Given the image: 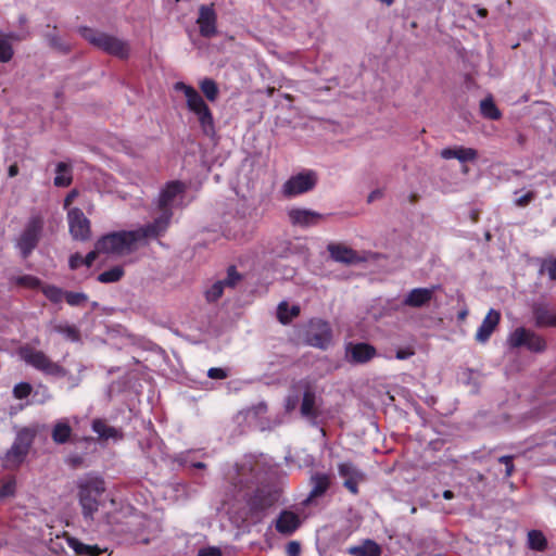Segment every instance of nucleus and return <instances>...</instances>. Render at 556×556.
Listing matches in <instances>:
<instances>
[{
	"mask_svg": "<svg viewBox=\"0 0 556 556\" xmlns=\"http://www.w3.org/2000/svg\"><path fill=\"white\" fill-rule=\"evenodd\" d=\"M299 314H300V307L296 305H293L291 308H289V305L287 302H281L278 305L277 318L283 325L289 324L291 321V319L299 316Z\"/></svg>",
	"mask_w": 556,
	"mask_h": 556,
	"instance_id": "32",
	"label": "nucleus"
},
{
	"mask_svg": "<svg viewBox=\"0 0 556 556\" xmlns=\"http://www.w3.org/2000/svg\"><path fill=\"white\" fill-rule=\"evenodd\" d=\"M200 88L205 96L206 99H208V77H204L200 83Z\"/></svg>",
	"mask_w": 556,
	"mask_h": 556,
	"instance_id": "57",
	"label": "nucleus"
},
{
	"mask_svg": "<svg viewBox=\"0 0 556 556\" xmlns=\"http://www.w3.org/2000/svg\"><path fill=\"white\" fill-rule=\"evenodd\" d=\"M479 114L489 119H498L502 116L498 106H478Z\"/></svg>",
	"mask_w": 556,
	"mask_h": 556,
	"instance_id": "40",
	"label": "nucleus"
},
{
	"mask_svg": "<svg viewBox=\"0 0 556 556\" xmlns=\"http://www.w3.org/2000/svg\"><path fill=\"white\" fill-rule=\"evenodd\" d=\"M501 320V314L498 311L491 308L482 320L476 332V340L478 342L484 343L492 336L493 331L497 327Z\"/></svg>",
	"mask_w": 556,
	"mask_h": 556,
	"instance_id": "20",
	"label": "nucleus"
},
{
	"mask_svg": "<svg viewBox=\"0 0 556 556\" xmlns=\"http://www.w3.org/2000/svg\"><path fill=\"white\" fill-rule=\"evenodd\" d=\"M534 198H535V192L528 191L526 194H523L522 197L517 198L515 200V205L518 207H525V206L529 205L534 200Z\"/></svg>",
	"mask_w": 556,
	"mask_h": 556,
	"instance_id": "49",
	"label": "nucleus"
},
{
	"mask_svg": "<svg viewBox=\"0 0 556 556\" xmlns=\"http://www.w3.org/2000/svg\"><path fill=\"white\" fill-rule=\"evenodd\" d=\"M507 343L511 349L525 346L533 353H542L546 350L545 339L536 332L525 327L516 328L508 337Z\"/></svg>",
	"mask_w": 556,
	"mask_h": 556,
	"instance_id": "8",
	"label": "nucleus"
},
{
	"mask_svg": "<svg viewBox=\"0 0 556 556\" xmlns=\"http://www.w3.org/2000/svg\"><path fill=\"white\" fill-rule=\"evenodd\" d=\"M55 174L53 182L56 187H67L72 184V167L68 163L59 162Z\"/></svg>",
	"mask_w": 556,
	"mask_h": 556,
	"instance_id": "31",
	"label": "nucleus"
},
{
	"mask_svg": "<svg viewBox=\"0 0 556 556\" xmlns=\"http://www.w3.org/2000/svg\"><path fill=\"white\" fill-rule=\"evenodd\" d=\"M77 197V191L76 190H72L65 198L64 200V207L66 208L73 201L74 199Z\"/></svg>",
	"mask_w": 556,
	"mask_h": 556,
	"instance_id": "58",
	"label": "nucleus"
},
{
	"mask_svg": "<svg viewBox=\"0 0 556 556\" xmlns=\"http://www.w3.org/2000/svg\"><path fill=\"white\" fill-rule=\"evenodd\" d=\"M376 355V348L369 343L359 342L346 345V358L352 364H366Z\"/></svg>",
	"mask_w": 556,
	"mask_h": 556,
	"instance_id": "17",
	"label": "nucleus"
},
{
	"mask_svg": "<svg viewBox=\"0 0 556 556\" xmlns=\"http://www.w3.org/2000/svg\"><path fill=\"white\" fill-rule=\"evenodd\" d=\"M67 544L78 556H103L105 553V549L97 545L84 544L76 538H67Z\"/></svg>",
	"mask_w": 556,
	"mask_h": 556,
	"instance_id": "26",
	"label": "nucleus"
},
{
	"mask_svg": "<svg viewBox=\"0 0 556 556\" xmlns=\"http://www.w3.org/2000/svg\"><path fill=\"white\" fill-rule=\"evenodd\" d=\"M211 556H222V552L218 547L211 546Z\"/></svg>",
	"mask_w": 556,
	"mask_h": 556,
	"instance_id": "64",
	"label": "nucleus"
},
{
	"mask_svg": "<svg viewBox=\"0 0 556 556\" xmlns=\"http://www.w3.org/2000/svg\"><path fill=\"white\" fill-rule=\"evenodd\" d=\"M382 197V191L379 190V189H376L374 191H371L367 198V202L368 203H371L374 202L375 200L377 199H380Z\"/></svg>",
	"mask_w": 556,
	"mask_h": 556,
	"instance_id": "56",
	"label": "nucleus"
},
{
	"mask_svg": "<svg viewBox=\"0 0 556 556\" xmlns=\"http://www.w3.org/2000/svg\"><path fill=\"white\" fill-rule=\"evenodd\" d=\"M258 480L257 473L251 463L237 464L235 476L231 477V482L235 488L239 490L250 489L256 484Z\"/></svg>",
	"mask_w": 556,
	"mask_h": 556,
	"instance_id": "18",
	"label": "nucleus"
},
{
	"mask_svg": "<svg viewBox=\"0 0 556 556\" xmlns=\"http://www.w3.org/2000/svg\"><path fill=\"white\" fill-rule=\"evenodd\" d=\"M72 429L66 422H58L52 431V439L54 442L63 444L65 443L70 435H71Z\"/></svg>",
	"mask_w": 556,
	"mask_h": 556,
	"instance_id": "36",
	"label": "nucleus"
},
{
	"mask_svg": "<svg viewBox=\"0 0 556 556\" xmlns=\"http://www.w3.org/2000/svg\"><path fill=\"white\" fill-rule=\"evenodd\" d=\"M279 494L270 486L263 485L244 496V503L232 504L228 510L229 518L237 527L256 525L263 520L266 511L274 506Z\"/></svg>",
	"mask_w": 556,
	"mask_h": 556,
	"instance_id": "1",
	"label": "nucleus"
},
{
	"mask_svg": "<svg viewBox=\"0 0 556 556\" xmlns=\"http://www.w3.org/2000/svg\"><path fill=\"white\" fill-rule=\"evenodd\" d=\"M17 283L21 286H25V287L35 289V288L39 287L40 281L38 278H36L34 276L25 275V276H21L17 278Z\"/></svg>",
	"mask_w": 556,
	"mask_h": 556,
	"instance_id": "47",
	"label": "nucleus"
},
{
	"mask_svg": "<svg viewBox=\"0 0 556 556\" xmlns=\"http://www.w3.org/2000/svg\"><path fill=\"white\" fill-rule=\"evenodd\" d=\"M529 547L534 551L542 552L547 547V541L544 534L539 530L528 532Z\"/></svg>",
	"mask_w": 556,
	"mask_h": 556,
	"instance_id": "34",
	"label": "nucleus"
},
{
	"mask_svg": "<svg viewBox=\"0 0 556 556\" xmlns=\"http://www.w3.org/2000/svg\"><path fill=\"white\" fill-rule=\"evenodd\" d=\"M13 56V49L7 39H0V62H9Z\"/></svg>",
	"mask_w": 556,
	"mask_h": 556,
	"instance_id": "42",
	"label": "nucleus"
},
{
	"mask_svg": "<svg viewBox=\"0 0 556 556\" xmlns=\"http://www.w3.org/2000/svg\"><path fill=\"white\" fill-rule=\"evenodd\" d=\"M67 222L70 233L73 239L85 241L90 237V222L84 212L78 207H73L67 212Z\"/></svg>",
	"mask_w": 556,
	"mask_h": 556,
	"instance_id": "13",
	"label": "nucleus"
},
{
	"mask_svg": "<svg viewBox=\"0 0 556 556\" xmlns=\"http://www.w3.org/2000/svg\"><path fill=\"white\" fill-rule=\"evenodd\" d=\"M185 185L180 181H170L161 191L157 199L159 216L149 225H155L157 222L164 224V228L160 231L162 236L168 228L173 217V208L185 205Z\"/></svg>",
	"mask_w": 556,
	"mask_h": 556,
	"instance_id": "4",
	"label": "nucleus"
},
{
	"mask_svg": "<svg viewBox=\"0 0 556 556\" xmlns=\"http://www.w3.org/2000/svg\"><path fill=\"white\" fill-rule=\"evenodd\" d=\"M332 339V330L330 325L321 319H313L309 321L306 332L305 342L306 344L326 350Z\"/></svg>",
	"mask_w": 556,
	"mask_h": 556,
	"instance_id": "11",
	"label": "nucleus"
},
{
	"mask_svg": "<svg viewBox=\"0 0 556 556\" xmlns=\"http://www.w3.org/2000/svg\"><path fill=\"white\" fill-rule=\"evenodd\" d=\"M217 93H218L217 84L215 81L211 80V102H214L216 100Z\"/></svg>",
	"mask_w": 556,
	"mask_h": 556,
	"instance_id": "59",
	"label": "nucleus"
},
{
	"mask_svg": "<svg viewBox=\"0 0 556 556\" xmlns=\"http://www.w3.org/2000/svg\"><path fill=\"white\" fill-rule=\"evenodd\" d=\"M441 289L440 285H433L429 288L412 289L404 298L403 305L410 308H421L433 300L434 294Z\"/></svg>",
	"mask_w": 556,
	"mask_h": 556,
	"instance_id": "15",
	"label": "nucleus"
},
{
	"mask_svg": "<svg viewBox=\"0 0 556 556\" xmlns=\"http://www.w3.org/2000/svg\"><path fill=\"white\" fill-rule=\"evenodd\" d=\"M513 460H514V456H510V455L501 456L498 458V463L505 465V476L507 478L510 477L515 470Z\"/></svg>",
	"mask_w": 556,
	"mask_h": 556,
	"instance_id": "48",
	"label": "nucleus"
},
{
	"mask_svg": "<svg viewBox=\"0 0 556 556\" xmlns=\"http://www.w3.org/2000/svg\"><path fill=\"white\" fill-rule=\"evenodd\" d=\"M286 553L288 556H300L301 545L296 541H291L286 546Z\"/></svg>",
	"mask_w": 556,
	"mask_h": 556,
	"instance_id": "50",
	"label": "nucleus"
},
{
	"mask_svg": "<svg viewBox=\"0 0 556 556\" xmlns=\"http://www.w3.org/2000/svg\"><path fill=\"white\" fill-rule=\"evenodd\" d=\"M327 251L332 261L345 265L359 264L366 261V257L361 256L357 251L352 248L337 242H330L327 245Z\"/></svg>",
	"mask_w": 556,
	"mask_h": 556,
	"instance_id": "14",
	"label": "nucleus"
},
{
	"mask_svg": "<svg viewBox=\"0 0 556 556\" xmlns=\"http://www.w3.org/2000/svg\"><path fill=\"white\" fill-rule=\"evenodd\" d=\"M81 265H85L84 261H83V256L79 255V254H74L70 257V267L72 269H76L78 268L79 266Z\"/></svg>",
	"mask_w": 556,
	"mask_h": 556,
	"instance_id": "55",
	"label": "nucleus"
},
{
	"mask_svg": "<svg viewBox=\"0 0 556 556\" xmlns=\"http://www.w3.org/2000/svg\"><path fill=\"white\" fill-rule=\"evenodd\" d=\"M78 502L81 508L84 520L87 523L96 521V514L102 506V495L105 491L103 479L94 475H86L78 479Z\"/></svg>",
	"mask_w": 556,
	"mask_h": 556,
	"instance_id": "3",
	"label": "nucleus"
},
{
	"mask_svg": "<svg viewBox=\"0 0 556 556\" xmlns=\"http://www.w3.org/2000/svg\"><path fill=\"white\" fill-rule=\"evenodd\" d=\"M16 482L15 479L11 478L7 480L0 488V500L13 496L15 493Z\"/></svg>",
	"mask_w": 556,
	"mask_h": 556,
	"instance_id": "45",
	"label": "nucleus"
},
{
	"mask_svg": "<svg viewBox=\"0 0 556 556\" xmlns=\"http://www.w3.org/2000/svg\"><path fill=\"white\" fill-rule=\"evenodd\" d=\"M541 271H546L551 280H556V258L549 257L542 262Z\"/></svg>",
	"mask_w": 556,
	"mask_h": 556,
	"instance_id": "43",
	"label": "nucleus"
},
{
	"mask_svg": "<svg viewBox=\"0 0 556 556\" xmlns=\"http://www.w3.org/2000/svg\"><path fill=\"white\" fill-rule=\"evenodd\" d=\"M67 384H68L70 389L77 387L79 384V378L78 377H74V376H70L67 378Z\"/></svg>",
	"mask_w": 556,
	"mask_h": 556,
	"instance_id": "60",
	"label": "nucleus"
},
{
	"mask_svg": "<svg viewBox=\"0 0 556 556\" xmlns=\"http://www.w3.org/2000/svg\"><path fill=\"white\" fill-rule=\"evenodd\" d=\"M348 553L352 556H381L380 546L372 540H367L361 546H351Z\"/></svg>",
	"mask_w": 556,
	"mask_h": 556,
	"instance_id": "30",
	"label": "nucleus"
},
{
	"mask_svg": "<svg viewBox=\"0 0 556 556\" xmlns=\"http://www.w3.org/2000/svg\"><path fill=\"white\" fill-rule=\"evenodd\" d=\"M163 225L157 222L155 225H144L134 230L108 233L97 241V249L106 254H129L149 240L159 238Z\"/></svg>",
	"mask_w": 556,
	"mask_h": 556,
	"instance_id": "2",
	"label": "nucleus"
},
{
	"mask_svg": "<svg viewBox=\"0 0 556 556\" xmlns=\"http://www.w3.org/2000/svg\"><path fill=\"white\" fill-rule=\"evenodd\" d=\"M532 312L538 327H556V314L547 305L534 304Z\"/></svg>",
	"mask_w": 556,
	"mask_h": 556,
	"instance_id": "25",
	"label": "nucleus"
},
{
	"mask_svg": "<svg viewBox=\"0 0 556 556\" xmlns=\"http://www.w3.org/2000/svg\"><path fill=\"white\" fill-rule=\"evenodd\" d=\"M480 212L478 210H471L469 213L470 220L476 224L479 220Z\"/></svg>",
	"mask_w": 556,
	"mask_h": 556,
	"instance_id": "61",
	"label": "nucleus"
},
{
	"mask_svg": "<svg viewBox=\"0 0 556 556\" xmlns=\"http://www.w3.org/2000/svg\"><path fill=\"white\" fill-rule=\"evenodd\" d=\"M199 34L195 35V30H189V37L192 43L202 51V46L199 43L198 38L203 37L204 39L208 37V5H202L200 8V15L197 20Z\"/></svg>",
	"mask_w": 556,
	"mask_h": 556,
	"instance_id": "24",
	"label": "nucleus"
},
{
	"mask_svg": "<svg viewBox=\"0 0 556 556\" xmlns=\"http://www.w3.org/2000/svg\"><path fill=\"white\" fill-rule=\"evenodd\" d=\"M124 276V269L122 266H114L98 276V281L102 283L117 282Z\"/></svg>",
	"mask_w": 556,
	"mask_h": 556,
	"instance_id": "35",
	"label": "nucleus"
},
{
	"mask_svg": "<svg viewBox=\"0 0 556 556\" xmlns=\"http://www.w3.org/2000/svg\"><path fill=\"white\" fill-rule=\"evenodd\" d=\"M34 437L35 432L31 429L24 428L18 431L13 445L3 458V467L7 469L18 467L24 462Z\"/></svg>",
	"mask_w": 556,
	"mask_h": 556,
	"instance_id": "7",
	"label": "nucleus"
},
{
	"mask_svg": "<svg viewBox=\"0 0 556 556\" xmlns=\"http://www.w3.org/2000/svg\"><path fill=\"white\" fill-rule=\"evenodd\" d=\"M8 173H9V176H10V177H15V176L18 174V167H17V165H16V164H12V165H10V167H9V172H8Z\"/></svg>",
	"mask_w": 556,
	"mask_h": 556,
	"instance_id": "63",
	"label": "nucleus"
},
{
	"mask_svg": "<svg viewBox=\"0 0 556 556\" xmlns=\"http://www.w3.org/2000/svg\"><path fill=\"white\" fill-rule=\"evenodd\" d=\"M22 358L36 369L53 377H64L66 371L59 364L52 362L43 352L31 348L23 349Z\"/></svg>",
	"mask_w": 556,
	"mask_h": 556,
	"instance_id": "9",
	"label": "nucleus"
},
{
	"mask_svg": "<svg viewBox=\"0 0 556 556\" xmlns=\"http://www.w3.org/2000/svg\"><path fill=\"white\" fill-rule=\"evenodd\" d=\"M194 455V452H188L184 457H182V460L185 463H189L191 467L193 468H198V469H203L205 468V463L203 462H195L193 460L192 456Z\"/></svg>",
	"mask_w": 556,
	"mask_h": 556,
	"instance_id": "51",
	"label": "nucleus"
},
{
	"mask_svg": "<svg viewBox=\"0 0 556 556\" xmlns=\"http://www.w3.org/2000/svg\"><path fill=\"white\" fill-rule=\"evenodd\" d=\"M55 29H56V27H53L52 33H47L45 35L48 46L51 49L55 50L56 52H59L63 55L68 54L73 48L72 43L70 41L63 39L62 37H60L55 33Z\"/></svg>",
	"mask_w": 556,
	"mask_h": 556,
	"instance_id": "27",
	"label": "nucleus"
},
{
	"mask_svg": "<svg viewBox=\"0 0 556 556\" xmlns=\"http://www.w3.org/2000/svg\"><path fill=\"white\" fill-rule=\"evenodd\" d=\"M343 486L352 494L358 495L359 484L367 479L366 473L351 460L341 462L337 466Z\"/></svg>",
	"mask_w": 556,
	"mask_h": 556,
	"instance_id": "12",
	"label": "nucleus"
},
{
	"mask_svg": "<svg viewBox=\"0 0 556 556\" xmlns=\"http://www.w3.org/2000/svg\"><path fill=\"white\" fill-rule=\"evenodd\" d=\"M53 330L72 342L79 341V331L75 326L68 324H59L53 327Z\"/></svg>",
	"mask_w": 556,
	"mask_h": 556,
	"instance_id": "37",
	"label": "nucleus"
},
{
	"mask_svg": "<svg viewBox=\"0 0 556 556\" xmlns=\"http://www.w3.org/2000/svg\"><path fill=\"white\" fill-rule=\"evenodd\" d=\"M43 223L40 217H33L17 240V248L24 258L28 257L37 247L41 237Z\"/></svg>",
	"mask_w": 556,
	"mask_h": 556,
	"instance_id": "10",
	"label": "nucleus"
},
{
	"mask_svg": "<svg viewBox=\"0 0 556 556\" xmlns=\"http://www.w3.org/2000/svg\"><path fill=\"white\" fill-rule=\"evenodd\" d=\"M174 92H175V97L177 98L178 94H184L185 98H186V104L188 105H191V104H205L203 102V100L201 99L200 94L198 93V91L191 87V86H188L184 83H176L174 85V88H173Z\"/></svg>",
	"mask_w": 556,
	"mask_h": 556,
	"instance_id": "29",
	"label": "nucleus"
},
{
	"mask_svg": "<svg viewBox=\"0 0 556 556\" xmlns=\"http://www.w3.org/2000/svg\"><path fill=\"white\" fill-rule=\"evenodd\" d=\"M92 430L96 432L101 441L117 442L123 439V432L102 419H96L92 422Z\"/></svg>",
	"mask_w": 556,
	"mask_h": 556,
	"instance_id": "23",
	"label": "nucleus"
},
{
	"mask_svg": "<svg viewBox=\"0 0 556 556\" xmlns=\"http://www.w3.org/2000/svg\"><path fill=\"white\" fill-rule=\"evenodd\" d=\"M64 299L71 306H79L88 300V296L83 292H65Z\"/></svg>",
	"mask_w": 556,
	"mask_h": 556,
	"instance_id": "39",
	"label": "nucleus"
},
{
	"mask_svg": "<svg viewBox=\"0 0 556 556\" xmlns=\"http://www.w3.org/2000/svg\"><path fill=\"white\" fill-rule=\"evenodd\" d=\"M415 354L412 348L400 349L396 351L397 359H407Z\"/></svg>",
	"mask_w": 556,
	"mask_h": 556,
	"instance_id": "53",
	"label": "nucleus"
},
{
	"mask_svg": "<svg viewBox=\"0 0 556 556\" xmlns=\"http://www.w3.org/2000/svg\"><path fill=\"white\" fill-rule=\"evenodd\" d=\"M50 397L51 395L49 393V390L43 386H39L38 389L33 393L34 403L42 404Z\"/></svg>",
	"mask_w": 556,
	"mask_h": 556,
	"instance_id": "46",
	"label": "nucleus"
},
{
	"mask_svg": "<svg viewBox=\"0 0 556 556\" xmlns=\"http://www.w3.org/2000/svg\"><path fill=\"white\" fill-rule=\"evenodd\" d=\"M31 393V386L27 382H20L13 389V394L16 399L23 400Z\"/></svg>",
	"mask_w": 556,
	"mask_h": 556,
	"instance_id": "44",
	"label": "nucleus"
},
{
	"mask_svg": "<svg viewBox=\"0 0 556 556\" xmlns=\"http://www.w3.org/2000/svg\"><path fill=\"white\" fill-rule=\"evenodd\" d=\"M440 155L444 160L456 159L459 162L465 163L476 161L478 152L472 148L454 147L441 150Z\"/></svg>",
	"mask_w": 556,
	"mask_h": 556,
	"instance_id": "22",
	"label": "nucleus"
},
{
	"mask_svg": "<svg viewBox=\"0 0 556 556\" xmlns=\"http://www.w3.org/2000/svg\"><path fill=\"white\" fill-rule=\"evenodd\" d=\"M301 518L294 511L283 509L275 521L276 531L285 536L292 535L301 527Z\"/></svg>",
	"mask_w": 556,
	"mask_h": 556,
	"instance_id": "19",
	"label": "nucleus"
},
{
	"mask_svg": "<svg viewBox=\"0 0 556 556\" xmlns=\"http://www.w3.org/2000/svg\"><path fill=\"white\" fill-rule=\"evenodd\" d=\"M215 13L213 11V9L211 8V28H210V31H211V37L215 34Z\"/></svg>",
	"mask_w": 556,
	"mask_h": 556,
	"instance_id": "62",
	"label": "nucleus"
},
{
	"mask_svg": "<svg viewBox=\"0 0 556 556\" xmlns=\"http://www.w3.org/2000/svg\"><path fill=\"white\" fill-rule=\"evenodd\" d=\"M301 414L305 417H317V412L315 409V394L309 390H306L303 394Z\"/></svg>",
	"mask_w": 556,
	"mask_h": 556,
	"instance_id": "33",
	"label": "nucleus"
},
{
	"mask_svg": "<svg viewBox=\"0 0 556 556\" xmlns=\"http://www.w3.org/2000/svg\"><path fill=\"white\" fill-rule=\"evenodd\" d=\"M99 253H101V252L98 251V249L96 248L93 251L89 252L85 257H83L85 265L87 267H90L93 264V262L96 261L97 255Z\"/></svg>",
	"mask_w": 556,
	"mask_h": 556,
	"instance_id": "54",
	"label": "nucleus"
},
{
	"mask_svg": "<svg viewBox=\"0 0 556 556\" xmlns=\"http://www.w3.org/2000/svg\"><path fill=\"white\" fill-rule=\"evenodd\" d=\"M313 488L309 492L308 500L317 498L324 495L330 486L329 476L326 473H315L312 476Z\"/></svg>",
	"mask_w": 556,
	"mask_h": 556,
	"instance_id": "28",
	"label": "nucleus"
},
{
	"mask_svg": "<svg viewBox=\"0 0 556 556\" xmlns=\"http://www.w3.org/2000/svg\"><path fill=\"white\" fill-rule=\"evenodd\" d=\"M288 218L292 226L307 228L318 225L324 215L309 208L294 207L288 211Z\"/></svg>",
	"mask_w": 556,
	"mask_h": 556,
	"instance_id": "16",
	"label": "nucleus"
},
{
	"mask_svg": "<svg viewBox=\"0 0 556 556\" xmlns=\"http://www.w3.org/2000/svg\"><path fill=\"white\" fill-rule=\"evenodd\" d=\"M43 294L52 302L59 303L64 298V292L55 286H45L42 288Z\"/></svg>",
	"mask_w": 556,
	"mask_h": 556,
	"instance_id": "38",
	"label": "nucleus"
},
{
	"mask_svg": "<svg viewBox=\"0 0 556 556\" xmlns=\"http://www.w3.org/2000/svg\"><path fill=\"white\" fill-rule=\"evenodd\" d=\"M190 111L197 116V118L200 121L203 129L206 128V121L208 118V106H188Z\"/></svg>",
	"mask_w": 556,
	"mask_h": 556,
	"instance_id": "41",
	"label": "nucleus"
},
{
	"mask_svg": "<svg viewBox=\"0 0 556 556\" xmlns=\"http://www.w3.org/2000/svg\"><path fill=\"white\" fill-rule=\"evenodd\" d=\"M318 175L313 169H304L290 176L281 186V194L286 199L296 198L315 189Z\"/></svg>",
	"mask_w": 556,
	"mask_h": 556,
	"instance_id": "6",
	"label": "nucleus"
},
{
	"mask_svg": "<svg viewBox=\"0 0 556 556\" xmlns=\"http://www.w3.org/2000/svg\"><path fill=\"white\" fill-rule=\"evenodd\" d=\"M80 36L94 48L118 59H127L130 53V47L127 40L114 35L93 29L90 27H80Z\"/></svg>",
	"mask_w": 556,
	"mask_h": 556,
	"instance_id": "5",
	"label": "nucleus"
},
{
	"mask_svg": "<svg viewBox=\"0 0 556 556\" xmlns=\"http://www.w3.org/2000/svg\"><path fill=\"white\" fill-rule=\"evenodd\" d=\"M241 279L242 276L237 271L236 266H229L227 269V277L211 286V300H217L220 298L225 287L235 288Z\"/></svg>",
	"mask_w": 556,
	"mask_h": 556,
	"instance_id": "21",
	"label": "nucleus"
},
{
	"mask_svg": "<svg viewBox=\"0 0 556 556\" xmlns=\"http://www.w3.org/2000/svg\"><path fill=\"white\" fill-rule=\"evenodd\" d=\"M228 372L225 368L211 367V379H225Z\"/></svg>",
	"mask_w": 556,
	"mask_h": 556,
	"instance_id": "52",
	"label": "nucleus"
}]
</instances>
